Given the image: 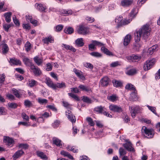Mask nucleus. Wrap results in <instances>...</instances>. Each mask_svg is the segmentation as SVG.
Listing matches in <instances>:
<instances>
[{
	"label": "nucleus",
	"instance_id": "nucleus-29",
	"mask_svg": "<svg viewBox=\"0 0 160 160\" xmlns=\"http://www.w3.org/2000/svg\"><path fill=\"white\" fill-rule=\"evenodd\" d=\"M60 153L61 155L65 157H67L71 160L74 159L73 157L70 154L64 151H61Z\"/></svg>",
	"mask_w": 160,
	"mask_h": 160
},
{
	"label": "nucleus",
	"instance_id": "nucleus-34",
	"mask_svg": "<svg viewBox=\"0 0 160 160\" xmlns=\"http://www.w3.org/2000/svg\"><path fill=\"white\" fill-rule=\"evenodd\" d=\"M55 89H56L57 88H64L66 87L65 83L64 82H62V83H57L55 84Z\"/></svg>",
	"mask_w": 160,
	"mask_h": 160
},
{
	"label": "nucleus",
	"instance_id": "nucleus-53",
	"mask_svg": "<svg viewBox=\"0 0 160 160\" xmlns=\"http://www.w3.org/2000/svg\"><path fill=\"white\" fill-rule=\"evenodd\" d=\"M68 94L69 96H70L76 100L78 101L79 100L78 97L76 95L72 93H68Z\"/></svg>",
	"mask_w": 160,
	"mask_h": 160
},
{
	"label": "nucleus",
	"instance_id": "nucleus-27",
	"mask_svg": "<svg viewBox=\"0 0 160 160\" xmlns=\"http://www.w3.org/2000/svg\"><path fill=\"white\" fill-rule=\"evenodd\" d=\"M131 39L130 35H127L125 37L124 40L123 44L125 46H127L130 42Z\"/></svg>",
	"mask_w": 160,
	"mask_h": 160
},
{
	"label": "nucleus",
	"instance_id": "nucleus-11",
	"mask_svg": "<svg viewBox=\"0 0 160 160\" xmlns=\"http://www.w3.org/2000/svg\"><path fill=\"white\" fill-rule=\"evenodd\" d=\"M110 81L108 77H105L100 80V84L103 87H106L108 85Z\"/></svg>",
	"mask_w": 160,
	"mask_h": 160
},
{
	"label": "nucleus",
	"instance_id": "nucleus-36",
	"mask_svg": "<svg viewBox=\"0 0 160 160\" xmlns=\"http://www.w3.org/2000/svg\"><path fill=\"white\" fill-rule=\"evenodd\" d=\"M33 59L35 62L38 66L40 65L42 63V60L38 56L35 57Z\"/></svg>",
	"mask_w": 160,
	"mask_h": 160
},
{
	"label": "nucleus",
	"instance_id": "nucleus-44",
	"mask_svg": "<svg viewBox=\"0 0 160 160\" xmlns=\"http://www.w3.org/2000/svg\"><path fill=\"white\" fill-rule=\"evenodd\" d=\"M24 105L28 107H30L32 106L31 102L28 100H25L24 102Z\"/></svg>",
	"mask_w": 160,
	"mask_h": 160
},
{
	"label": "nucleus",
	"instance_id": "nucleus-51",
	"mask_svg": "<svg viewBox=\"0 0 160 160\" xmlns=\"http://www.w3.org/2000/svg\"><path fill=\"white\" fill-rule=\"evenodd\" d=\"M119 153L120 156L124 155L126 153L125 150L122 148H120L119 149Z\"/></svg>",
	"mask_w": 160,
	"mask_h": 160
},
{
	"label": "nucleus",
	"instance_id": "nucleus-46",
	"mask_svg": "<svg viewBox=\"0 0 160 160\" xmlns=\"http://www.w3.org/2000/svg\"><path fill=\"white\" fill-rule=\"evenodd\" d=\"M125 88L127 89H130L133 91L136 90L134 86L131 84H128L125 86Z\"/></svg>",
	"mask_w": 160,
	"mask_h": 160
},
{
	"label": "nucleus",
	"instance_id": "nucleus-26",
	"mask_svg": "<svg viewBox=\"0 0 160 160\" xmlns=\"http://www.w3.org/2000/svg\"><path fill=\"white\" fill-rule=\"evenodd\" d=\"M36 8L41 12H46V8L41 4L36 3Z\"/></svg>",
	"mask_w": 160,
	"mask_h": 160
},
{
	"label": "nucleus",
	"instance_id": "nucleus-31",
	"mask_svg": "<svg viewBox=\"0 0 160 160\" xmlns=\"http://www.w3.org/2000/svg\"><path fill=\"white\" fill-rule=\"evenodd\" d=\"M23 62L24 64L27 66H28L31 67L32 65H33V64L32 63L31 60L27 58H24L23 59Z\"/></svg>",
	"mask_w": 160,
	"mask_h": 160
},
{
	"label": "nucleus",
	"instance_id": "nucleus-23",
	"mask_svg": "<svg viewBox=\"0 0 160 160\" xmlns=\"http://www.w3.org/2000/svg\"><path fill=\"white\" fill-rule=\"evenodd\" d=\"M129 98L131 101H135L137 100L138 97L136 90H134V91L131 93Z\"/></svg>",
	"mask_w": 160,
	"mask_h": 160
},
{
	"label": "nucleus",
	"instance_id": "nucleus-41",
	"mask_svg": "<svg viewBox=\"0 0 160 160\" xmlns=\"http://www.w3.org/2000/svg\"><path fill=\"white\" fill-rule=\"evenodd\" d=\"M103 109L104 107H102V106H100L96 107L94 108V110L99 113H101L104 111Z\"/></svg>",
	"mask_w": 160,
	"mask_h": 160
},
{
	"label": "nucleus",
	"instance_id": "nucleus-6",
	"mask_svg": "<svg viewBox=\"0 0 160 160\" xmlns=\"http://www.w3.org/2000/svg\"><path fill=\"white\" fill-rule=\"evenodd\" d=\"M78 32L80 34L85 35L89 34V29L88 28L83 25H80L79 26L78 30Z\"/></svg>",
	"mask_w": 160,
	"mask_h": 160
},
{
	"label": "nucleus",
	"instance_id": "nucleus-28",
	"mask_svg": "<svg viewBox=\"0 0 160 160\" xmlns=\"http://www.w3.org/2000/svg\"><path fill=\"white\" fill-rule=\"evenodd\" d=\"M62 47L66 49L70 50L73 52H75L76 51V49L71 46L62 44Z\"/></svg>",
	"mask_w": 160,
	"mask_h": 160
},
{
	"label": "nucleus",
	"instance_id": "nucleus-57",
	"mask_svg": "<svg viewBox=\"0 0 160 160\" xmlns=\"http://www.w3.org/2000/svg\"><path fill=\"white\" fill-rule=\"evenodd\" d=\"M11 27L10 24H4L3 25V27L5 30L7 32L8 31L9 28Z\"/></svg>",
	"mask_w": 160,
	"mask_h": 160
},
{
	"label": "nucleus",
	"instance_id": "nucleus-1",
	"mask_svg": "<svg viewBox=\"0 0 160 160\" xmlns=\"http://www.w3.org/2000/svg\"><path fill=\"white\" fill-rule=\"evenodd\" d=\"M151 28L149 26L146 24L143 25L140 29L136 31L135 33V40L136 42H138L142 37L144 40L147 39L150 35Z\"/></svg>",
	"mask_w": 160,
	"mask_h": 160
},
{
	"label": "nucleus",
	"instance_id": "nucleus-48",
	"mask_svg": "<svg viewBox=\"0 0 160 160\" xmlns=\"http://www.w3.org/2000/svg\"><path fill=\"white\" fill-rule=\"evenodd\" d=\"M84 66L85 67L89 68L90 70H92L93 68V65L90 63H85L84 64Z\"/></svg>",
	"mask_w": 160,
	"mask_h": 160
},
{
	"label": "nucleus",
	"instance_id": "nucleus-33",
	"mask_svg": "<svg viewBox=\"0 0 160 160\" xmlns=\"http://www.w3.org/2000/svg\"><path fill=\"white\" fill-rule=\"evenodd\" d=\"M112 83L113 86L116 87H121L122 85V82L119 81L113 80L112 81Z\"/></svg>",
	"mask_w": 160,
	"mask_h": 160
},
{
	"label": "nucleus",
	"instance_id": "nucleus-16",
	"mask_svg": "<svg viewBox=\"0 0 160 160\" xmlns=\"http://www.w3.org/2000/svg\"><path fill=\"white\" fill-rule=\"evenodd\" d=\"M133 2V1L131 0H122L121 2V5L124 7H127L129 6Z\"/></svg>",
	"mask_w": 160,
	"mask_h": 160
},
{
	"label": "nucleus",
	"instance_id": "nucleus-32",
	"mask_svg": "<svg viewBox=\"0 0 160 160\" xmlns=\"http://www.w3.org/2000/svg\"><path fill=\"white\" fill-rule=\"evenodd\" d=\"M36 153L38 156L42 159H47V157L46 155L44 154L43 152L41 151H37Z\"/></svg>",
	"mask_w": 160,
	"mask_h": 160
},
{
	"label": "nucleus",
	"instance_id": "nucleus-40",
	"mask_svg": "<svg viewBox=\"0 0 160 160\" xmlns=\"http://www.w3.org/2000/svg\"><path fill=\"white\" fill-rule=\"evenodd\" d=\"M78 88L82 90L87 92L91 90V89L89 88L82 85H80L79 86Z\"/></svg>",
	"mask_w": 160,
	"mask_h": 160
},
{
	"label": "nucleus",
	"instance_id": "nucleus-10",
	"mask_svg": "<svg viewBox=\"0 0 160 160\" xmlns=\"http://www.w3.org/2000/svg\"><path fill=\"white\" fill-rule=\"evenodd\" d=\"M141 58V57L140 56L132 54L131 56L128 57L127 59L130 62H136L140 60Z\"/></svg>",
	"mask_w": 160,
	"mask_h": 160
},
{
	"label": "nucleus",
	"instance_id": "nucleus-25",
	"mask_svg": "<svg viewBox=\"0 0 160 160\" xmlns=\"http://www.w3.org/2000/svg\"><path fill=\"white\" fill-rule=\"evenodd\" d=\"M76 45L78 47H82L84 44L83 39L82 38H78L75 41Z\"/></svg>",
	"mask_w": 160,
	"mask_h": 160
},
{
	"label": "nucleus",
	"instance_id": "nucleus-19",
	"mask_svg": "<svg viewBox=\"0 0 160 160\" xmlns=\"http://www.w3.org/2000/svg\"><path fill=\"white\" fill-rule=\"evenodd\" d=\"M123 146L129 151L134 152L135 151L134 148L132 146V144L130 142H128L124 144Z\"/></svg>",
	"mask_w": 160,
	"mask_h": 160
},
{
	"label": "nucleus",
	"instance_id": "nucleus-37",
	"mask_svg": "<svg viewBox=\"0 0 160 160\" xmlns=\"http://www.w3.org/2000/svg\"><path fill=\"white\" fill-rule=\"evenodd\" d=\"M53 141L54 144L60 147L62 146L61 143V140L56 138H53Z\"/></svg>",
	"mask_w": 160,
	"mask_h": 160
},
{
	"label": "nucleus",
	"instance_id": "nucleus-61",
	"mask_svg": "<svg viewBox=\"0 0 160 160\" xmlns=\"http://www.w3.org/2000/svg\"><path fill=\"white\" fill-rule=\"evenodd\" d=\"M23 119L26 121H28L29 120V117L24 113H23L21 115Z\"/></svg>",
	"mask_w": 160,
	"mask_h": 160
},
{
	"label": "nucleus",
	"instance_id": "nucleus-18",
	"mask_svg": "<svg viewBox=\"0 0 160 160\" xmlns=\"http://www.w3.org/2000/svg\"><path fill=\"white\" fill-rule=\"evenodd\" d=\"M54 38L51 36H49L48 37L43 38L42 41L43 42L47 44H48L50 43H53L54 42Z\"/></svg>",
	"mask_w": 160,
	"mask_h": 160
},
{
	"label": "nucleus",
	"instance_id": "nucleus-4",
	"mask_svg": "<svg viewBox=\"0 0 160 160\" xmlns=\"http://www.w3.org/2000/svg\"><path fill=\"white\" fill-rule=\"evenodd\" d=\"M156 60L155 59L147 60L145 62L144 65V70L145 71H147L150 69L154 64Z\"/></svg>",
	"mask_w": 160,
	"mask_h": 160
},
{
	"label": "nucleus",
	"instance_id": "nucleus-22",
	"mask_svg": "<svg viewBox=\"0 0 160 160\" xmlns=\"http://www.w3.org/2000/svg\"><path fill=\"white\" fill-rule=\"evenodd\" d=\"M101 49L102 52L108 55L109 56L113 55L112 53L106 48L104 46L101 47Z\"/></svg>",
	"mask_w": 160,
	"mask_h": 160
},
{
	"label": "nucleus",
	"instance_id": "nucleus-63",
	"mask_svg": "<svg viewBox=\"0 0 160 160\" xmlns=\"http://www.w3.org/2000/svg\"><path fill=\"white\" fill-rule=\"evenodd\" d=\"M19 147L20 148H22L25 149H27L28 148V145L26 144L21 143L19 144Z\"/></svg>",
	"mask_w": 160,
	"mask_h": 160
},
{
	"label": "nucleus",
	"instance_id": "nucleus-59",
	"mask_svg": "<svg viewBox=\"0 0 160 160\" xmlns=\"http://www.w3.org/2000/svg\"><path fill=\"white\" fill-rule=\"evenodd\" d=\"M8 105L9 108H16L18 106L17 104L15 103H8Z\"/></svg>",
	"mask_w": 160,
	"mask_h": 160
},
{
	"label": "nucleus",
	"instance_id": "nucleus-39",
	"mask_svg": "<svg viewBox=\"0 0 160 160\" xmlns=\"http://www.w3.org/2000/svg\"><path fill=\"white\" fill-rule=\"evenodd\" d=\"M38 102L40 104L44 105L47 104L48 103V101L46 99L39 98L38 99Z\"/></svg>",
	"mask_w": 160,
	"mask_h": 160
},
{
	"label": "nucleus",
	"instance_id": "nucleus-24",
	"mask_svg": "<svg viewBox=\"0 0 160 160\" xmlns=\"http://www.w3.org/2000/svg\"><path fill=\"white\" fill-rule=\"evenodd\" d=\"M2 47V50L3 54L7 53L8 51L9 48L8 45L6 43H2L1 44Z\"/></svg>",
	"mask_w": 160,
	"mask_h": 160
},
{
	"label": "nucleus",
	"instance_id": "nucleus-35",
	"mask_svg": "<svg viewBox=\"0 0 160 160\" xmlns=\"http://www.w3.org/2000/svg\"><path fill=\"white\" fill-rule=\"evenodd\" d=\"M37 82L33 79L28 80V82L27 83L28 85L31 88L33 87L36 85Z\"/></svg>",
	"mask_w": 160,
	"mask_h": 160
},
{
	"label": "nucleus",
	"instance_id": "nucleus-42",
	"mask_svg": "<svg viewBox=\"0 0 160 160\" xmlns=\"http://www.w3.org/2000/svg\"><path fill=\"white\" fill-rule=\"evenodd\" d=\"M86 120L88 122V124L90 126H93L95 125V123L91 118L88 117L86 118Z\"/></svg>",
	"mask_w": 160,
	"mask_h": 160
},
{
	"label": "nucleus",
	"instance_id": "nucleus-58",
	"mask_svg": "<svg viewBox=\"0 0 160 160\" xmlns=\"http://www.w3.org/2000/svg\"><path fill=\"white\" fill-rule=\"evenodd\" d=\"M120 65V63L118 61H116L112 62L110 66L111 67H115Z\"/></svg>",
	"mask_w": 160,
	"mask_h": 160
},
{
	"label": "nucleus",
	"instance_id": "nucleus-55",
	"mask_svg": "<svg viewBox=\"0 0 160 160\" xmlns=\"http://www.w3.org/2000/svg\"><path fill=\"white\" fill-rule=\"evenodd\" d=\"M12 91L13 93L16 96V97L19 98L20 97V95L18 91L16 89L13 88Z\"/></svg>",
	"mask_w": 160,
	"mask_h": 160
},
{
	"label": "nucleus",
	"instance_id": "nucleus-50",
	"mask_svg": "<svg viewBox=\"0 0 160 160\" xmlns=\"http://www.w3.org/2000/svg\"><path fill=\"white\" fill-rule=\"evenodd\" d=\"M67 148L74 153H77L78 151V149H75V147L74 146L72 147L71 146H69L67 147Z\"/></svg>",
	"mask_w": 160,
	"mask_h": 160
},
{
	"label": "nucleus",
	"instance_id": "nucleus-45",
	"mask_svg": "<svg viewBox=\"0 0 160 160\" xmlns=\"http://www.w3.org/2000/svg\"><path fill=\"white\" fill-rule=\"evenodd\" d=\"M117 96L114 95L108 97V98L109 100L113 102L117 100Z\"/></svg>",
	"mask_w": 160,
	"mask_h": 160
},
{
	"label": "nucleus",
	"instance_id": "nucleus-54",
	"mask_svg": "<svg viewBox=\"0 0 160 160\" xmlns=\"http://www.w3.org/2000/svg\"><path fill=\"white\" fill-rule=\"evenodd\" d=\"M82 99L84 102L87 103H92L91 100L87 97L85 96H83Z\"/></svg>",
	"mask_w": 160,
	"mask_h": 160
},
{
	"label": "nucleus",
	"instance_id": "nucleus-8",
	"mask_svg": "<svg viewBox=\"0 0 160 160\" xmlns=\"http://www.w3.org/2000/svg\"><path fill=\"white\" fill-rule=\"evenodd\" d=\"M3 141L7 145L10 146V147L12 146L14 143V142L13 138H10L9 137L4 136Z\"/></svg>",
	"mask_w": 160,
	"mask_h": 160
},
{
	"label": "nucleus",
	"instance_id": "nucleus-43",
	"mask_svg": "<svg viewBox=\"0 0 160 160\" xmlns=\"http://www.w3.org/2000/svg\"><path fill=\"white\" fill-rule=\"evenodd\" d=\"M92 42L95 44V46H97L98 47H102L104 46V44L96 40H92Z\"/></svg>",
	"mask_w": 160,
	"mask_h": 160
},
{
	"label": "nucleus",
	"instance_id": "nucleus-64",
	"mask_svg": "<svg viewBox=\"0 0 160 160\" xmlns=\"http://www.w3.org/2000/svg\"><path fill=\"white\" fill-rule=\"evenodd\" d=\"M42 116L40 117L39 118H42L43 117L45 118H47L49 117V114L48 112H45L43 114L41 115Z\"/></svg>",
	"mask_w": 160,
	"mask_h": 160
},
{
	"label": "nucleus",
	"instance_id": "nucleus-12",
	"mask_svg": "<svg viewBox=\"0 0 160 160\" xmlns=\"http://www.w3.org/2000/svg\"><path fill=\"white\" fill-rule=\"evenodd\" d=\"M66 115L68 119L72 123L75 122L76 120L75 117L72 115L71 112L69 110H68L66 112Z\"/></svg>",
	"mask_w": 160,
	"mask_h": 160
},
{
	"label": "nucleus",
	"instance_id": "nucleus-52",
	"mask_svg": "<svg viewBox=\"0 0 160 160\" xmlns=\"http://www.w3.org/2000/svg\"><path fill=\"white\" fill-rule=\"evenodd\" d=\"M147 106L149 110H150L155 115H157V113L156 111V108L155 107L150 106L148 105H147Z\"/></svg>",
	"mask_w": 160,
	"mask_h": 160
},
{
	"label": "nucleus",
	"instance_id": "nucleus-20",
	"mask_svg": "<svg viewBox=\"0 0 160 160\" xmlns=\"http://www.w3.org/2000/svg\"><path fill=\"white\" fill-rule=\"evenodd\" d=\"M73 72L79 78L82 79H84V77L83 74V73L81 71L77 70L76 68L73 69Z\"/></svg>",
	"mask_w": 160,
	"mask_h": 160
},
{
	"label": "nucleus",
	"instance_id": "nucleus-38",
	"mask_svg": "<svg viewBox=\"0 0 160 160\" xmlns=\"http://www.w3.org/2000/svg\"><path fill=\"white\" fill-rule=\"evenodd\" d=\"M64 31L65 33L68 34H71L74 32L73 28L70 27L66 28Z\"/></svg>",
	"mask_w": 160,
	"mask_h": 160
},
{
	"label": "nucleus",
	"instance_id": "nucleus-56",
	"mask_svg": "<svg viewBox=\"0 0 160 160\" xmlns=\"http://www.w3.org/2000/svg\"><path fill=\"white\" fill-rule=\"evenodd\" d=\"M136 73V71L135 69H131L128 71L127 74L129 75H132Z\"/></svg>",
	"mask_w": 160,
	"mask_h": 160
},
{
	"label": "nucleus",
	"instance_id": "nucleus-5",
	"mask_svg": "<svg viewBox=\"0 0 160 160\" xmlns=\"http://www.w3.org/2000/svg\"><path fill=\"white\" fill-rule=\"evenodd\" d=\"M129 109L130 110V112L132 117L133 118H135L136 114L139 113L141 111V108L138 106H136L133 107L129 106Z\"/></svg>",
	"mask_w": 160,
	"mask_h": 160
},
{
	"label": "nucleus",
	"instance_id": "nucleus-13",
	"mask_svg": "<svg viewBox=\"0 0 160 160\" xmlns=\"http://www.w3.org/2000/svg\"><path fill=\"white\" fill-rule=\"evenodd\" d=\"M9 62L11 66L21 65V61L15 58H10Z\"/></svg>",
	"mask_w": 160,
	"mask_h": 160
},
{
	"label": "nucleus",
	"instance_id": "nucleus-30",
	"mask_svg": "<svg viewBox=\"0 0 160 160\" xmlns=\"http://www.w3.org/2000/svg\"><path fill=\"white\" fill-rule=\"evenodd\" d=\"M12 14L11 12H9L4 14V16L5 17V20L7 22H11V16Z\"/></svg>",
	"mask_w": 160,
	"mask_h": 160
},
{
	"label": "nucleus",
	"instance_id": "nucleus-15",
	"mask_svg": "<svg viewBox=\"0 0 160 160\" xmlns=\"http://www.w3.org/2000/svg\"><path fill=\"white\" fill-rule=\"evenodd\" d=\"M158 46L157 45L153 46L150 48H149L147 52V53L148 55H152L153 53L158 50Z\"/></svg>",
	"mask_w": 160,
	"mask_h": 160
},
{
	"label": "nucleus",
	"instance_id": "nucleus-2",
	"mask_svg": "<svg viewBox=\"0 0 160 160\" xmlns=\"http://www.w3.org/2000/svg\"><path fill=\"white\" fill-rule=\"evenodd\" d=\"M138 12V10L136 8H133L130 14V19L128 20L126 19L123 20L122 17V16H118L115 19V22L118 23L117 27L119 28L129 23L132 19L135 17Z\"/></svg>",
	"mask_w": 160,
	"mask_h": 160
},
{
	"label": "nucleus",
	"instance_id": "nucleus-49",
	"mask_svg": "<svg viewBox=\"0 0 160 160\" xmlns=\"http://www.w3.org/2000/svg\"><path fill=\"white\" fill-rule=\"evenodd\" d=\"M90 55L93 56L98 58L101 57L102 56V54L98 52H92L90 53Z\"/></svg>",
	"mask_w": 160,
	"mask_h": 160
},
{
	"label": "nucleus",
	"instance_id": "nucleus-14",
	"mask_svg": "<svg viewBox=\"0 0 160 160\" xmlns=\"http://www.w3.org/2000/svg\"><path fill=\"white\" fill-rule=\"evenodd\" d=\"M45 82L49 87L55 89V83H54L50 78H46L45 79Z\"/></svg>",
	"mask_w": 160,
	"mask_h": 160
},
{
	"label": "nucleus",
	"instance_id": "nucleus-47",
	"mask_svg": "<svg viewBox=\"0 0 160 160\" xmlns=\"http://www.w3.org/2000/svg\"><path fill=\"white\" fill-rule=\"evenodd\" d=\"M25 50L27 52H28L31 48V45L29 42H27L25 45Z\"/></svg>",
	"mask_w": 160,
	"mask_h": 160
},
{
	"label": "nucleus",
	"instance_id": "nucleus-7",
	"mask_svg": "<svg viewBox=\"0 0 160 160\" xmlns=\"http://www.w3.org/2000/svg\"><path fill=\"white\" fill-rule=\"evenodd\" d=\"M110 110L113 112L121 113L123 111L122 108L119 106L115 104H111L109 106Z\"/></svg>",
	"mask_w": 160,
	"mask_h": 160
},
{
	"label": "nucleus",
	"instance_id": "nucleus-62",
	"mask_svg": "<svg viewBox=\"0 0 160 160\" xmlns=\"http://www.w3.org/2000/svg\"><path fill=\"white\" fill-rule=\"evenodd\" d=\"M63 28V26L62 25H57L55 31L57 32H59L61 31Z\"/></svg>",
	"mask_w": 160,
	"mask_h": 160
},
{
	"label": "nucleus",
	"instance_id": "nucleus-9",
	"mask_svg": "<svg viewBox=\"0 0 160 160\" xmlns=\"http://www.w3.org/2000/svg\"><path fill=\"white\" fill-rule=\"evenodd\" d=\"M30 68L35 76H39L41 74L42 72L40 69L35 66L34 64L32 65Z\"/></svg>",
	"mask_w": 160,
	"mask_h": 160
},
{
	"label": "nucleus",
	"instance_id": "nucleus-17",
	"mask_svg": "<svg viewBox=\"0 0 160 160\" xmlns=\"http://www.w3.org/2000/svg\"><path fill=\"white\" fill-rule=\"evenodd\" d=\"M24 153V152L22 150H18L12 156L13 159L14 160L16 159L17 158L21 157Z\"/></svg>",
	"mask_w": 160,
	"mask_h": 160
},
{
	"label": "nucleus",
	"instance_id": "nucleus-3",
	"mask_svg": "<svg viewBox=\"0 0 160 160\" xmlns=\"http://www.w3.org/2000/svg\"><path fill=\"white\" fill-rule=\"evenodd\" d=\"M142 132L144 133V135L148 138H152L154 136V133L152 129L147 128L145 126L142 127Z\"/></svg>",
	"mask_w": 160,
	"mask_h": 160
},
{
	"label": "nucleus",
	"instance_id": "nucleus-60",
	"mask_svg": "<svg viewBox=\"0 0 160 160\" xmlns=\"http://www.w3.org/2000/svg\"><path fill=\"white\" fill-rule=\"evenodd\" d=\"M140 47V45L139 43H136L134 44L133 48L135 50L138 51L139 50Z\"/></svg>",
	"mask_w": 160,
	"mask_h": 160
},
{
	"label": "nucleus",
	"instance_id": "nucleus-21",
	"mask_svg": "<svg viewBox=\"0 0 160 160\" xmlns=\"http://www.w3.org/2000/svg\"><path fill=\"white\" fill-rule=\"evenodd\" d=\"M59 12L61 14L65 16L71 15L72 13V12L71 10H67L64 9H62L60 10Z\"/></svg>",
	"mask_w": 160,
	"mask_h": 160
}]
</instances>
